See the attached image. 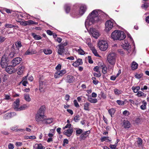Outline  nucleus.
Listing matches in <instances>:
<instances>
[{"label": "nucleus", "instance_id": "33", "mask_svg": "<svg viewBox=\"0 0 149 149\" xmlns=\"http://www.w3.org/2000/svg\"><path fill=\"white\" fill-rule=\"evenodd\" d=\"M43 52L46 55L51 54L52 53V50L48 49H44Z\"/></svg>", "mask_w": 149, "mask_h": 149}, {"label": "nucleus", "instance_id": "18", "mask_svg": "<svg viewBox=\"0 0 149 149\" xmlns=\"http://www.w3.org/2000/svg\"><path fill=\"white\" fill-rule=\"evenodd\" d=\"M83 62L81 59L78 58L75 62L72 63V65L75 67H77L82 64Z\"/></svg>", "mask_w": 149, "mask_h": 149}, {"label": "nucleus", "instance_id": "7", "mask_svg": "<svg viewBox=\"0 0 149 149\" xmlns=\"http://www.w3.org/2000/svg\"><path fill=\"white\" fill-rule=\"evenodd\" d=\"M87 8V7L86 5L82 4L80 7L78 13H74V11L72 12V14L76 16L77 15L81 16L84 13L86 10Z\"/></svg>", "mask_w": 149, "mask_h": 149}, {"label": "nucleus", "instance_id": "40", "mask_svg": "<svg viewBox=\"0 0 149 149\" xmlns=\"http://www.w3.org/2000/svg\"><path fill=\"white\" fill-rule=\"evenodd\" d=\"M91 50L95 56H99L97 51V50L95 48L93 47H92L91 49Z\"/></svg>", "mask_w": 149, "mask_h": 149}, {"label": "nucleus", "instance_id": "21", "mask_svg": "<svg viewBox=\"0 0 149 149\" xmlns=\"http://www.w3.org/2000/svg\"><path fill=\"white\" fill-rule=\"evenodd\" d=\"M90 131H88L82 133L80 136V138L82 139H84L90 133Z\"/></svg>", "mask_w": 149, "mask_h": 149}, {"label": "nucleus", "instance_id": "55", "mask_svg": "<svg viewBox=\"0 0 149 149\" xmlns=\"http://www.w3.org/2000/svg\"><path fill=\"white\" fill-rule=\"evenodd\" d=\"M82 130L81 129H79L76 130V134H79L82 133Z\"/></svg>", "mask_w": 149, "mask_h": 149}, {"label": "nucleus", "instance_id": "10", "mask_svg": "<svg viewBox=\"0 0 149 149\" xmlns=\"http://www.w3.org/2000/svg\"><path fill=\"white\" fill-rule=\"evenodd\" d=\"M113 20H107L105 23L106 30L108 32L111 30L113 26Z\"/></svg>", "mask_w": 149, "mask_h": 149}, {"label": "nucleus", "instance_id": "26", "mask_svg": "<svg viewBox=\"0 0 149 149\" xmlns=\"http://www.w3.org/2000/svg\"><path fill=\"white\" fill-rule=\"evenodd\" d=\"M64 9L66 13H69L70 10V5L69 4H66L64 6Z\"/></svg>", "mask_w": 149, "mask_h": 149}, {"label": "nucleus", "instance_id": "12", "mask_svg": "<svg viewBox=\"0 0 149 149\" xmlns=\"http://www.w3.org/2000/svg\"><path fill=\"white\" fill-rule=\"evenodd\" d=\"M22 61V58L20 57H16L13 59L11 62L12 66L15 67L19 64Z\"/></svg>", "mask_w": 149, "mask_h": 149}, {"label": "nucleus", "instance_id": "19", "mask_svg": "<svg viewBox=\"0 0 149 149\" xmlns=\"http://www.w3.org/2000/svg\"><path fill=\"white\" fill-rule=\"evenodd\" d=\"M13 67L11 65L8 66L5 68H6V70L7 72L10 74H11L14 72V70L13 69Z\"/></svg>", "mask_w": 149, "mask_h": 149}, {"label": "nucleus", "instance_id": "9", "mask_svg": "<svg viewBox=\"0 0 149 149\" xmlns=\"http://www.w3.org/2000/svg\"><path fill=\"white\" fill-rule=\"evenodd\" d=\"M90 32L91 35L96 39L100 35L98 31L95 29L91 28L90 29Z\"/></svg>", "mask_w": 149, "mask_h": 149}, {"label": "nucleus", "instance_id": "37", "mask_svg": "<svg viewBox=\"0 0 149 149\" xmlns=\"http://www.w3.org/2000/svg\"><path fill=\"white\" fill-rule=\"evenodd\" d=\"M108 112L111 116L112 117L113 115H114L115 113V109L114 108H111L109 110Z\"/></svg>", "mask_w": 149, "mask_h": 149}, {"label": "nucleus", "instance_id": "25", "mask_svg": "<svg viewBox=\"0 0 149 149\" xmlns=\"http://www.w3.org/2000/svg\"><path fill=\"white\" fill-rule=\"evenodd\" d=\"M75 50L80 55H84L85 54V52L80 47L79 48H75Z\"/></svg>", "mask_w": 149, "mask_h": 149}, {"label": "nucleus", "instance_id": "50", "mask_svg": "<svg viewBox=\"0 0 149 149\" xmlns=\"http://www.w3.org/2000/svg\"><path fill=\"white\" fill-rule=\"evenodd\" d=\"M98 73L96 72H94L93 73V75L95 77H100L101 76L100 72H97Z\"/></svg>", "mask_w": 149, "mask_h": 149}, {"label": "nucleus", "instance_id": "2", "mask_svg": "<svg viewBox=\"0 0 149 149\" xmlns=\"http://www.w3.org/2000/svg\"><path fill=\"white\" fill-rule=\"evenodd\" d=\"M45 109L44 106H41L36 114L35 119L38 123H43L45 117L44 115Z\"/></svg>", "mask_w": 149, "mask_h": 149}, {"label": "nucleus", "instance_id": "13", "mask_svg": "<svg viewBox=\"0 0 149 149\" xmlns=\"http://www.w3.org/2000/svg\"><path fill=\"white\" fill-rule=\"evenodd\" d=\"M16 113L14 112H10L6 113L4 115L3 118L5 119H8L15 116Z\"/></svg>", "mask_w": 149, "mask_h": 149}, {"label": "nucleus", "instance_id": "61", "mask_svg": "<svg viewBox=\"0 0 149 149\" xmlns=\"http://www.w3.org/2000/svg\"><path fill=\"white\" fill-rule=\"evenodd\" d=\"M1 132L2 134L5 135H7L9 134L8 132L4 130L1 131Z\"/></svg>", "mask_w": 149, "mask_h": 149}, {"label": "nucleus", "instance_id": "5", "mask_svg": "<svg viewBox=\"0 0 149 149\" xmlns=\"http://www.w3.org/2000/svg\"><path fill=\"white\" fill-rule=\"evenodd\" d=\"M9 59L8 58V56L6 54L3 56L2 57L1 62L0 65L2 68H5L8 65V62Z\"/></svg>", "mask_w": 149, "mask_h": 149}, {"label": "nucleus", "instance_id": "57", "mask_svg": "<svg viewBox=\"0 0 149 149\" xmlns=\"http://www.w3.org/2000/svg\"><path fill=\"white\" fill-rule=\"evenodd\" d=\"M102 72L104 74H105L107 73V68L106 67L104 66L102 68Z\"/></svg>", "mask_w": 149, "mask_h": 149}, {"label": "nucleus", "instance_id": "54", "mask_svg": "<svg viewBox=\"0 0 149 149\" xmlns=\"http://www.w3.org/2000/svg\"><path fill=\"white\" fill-rule=\"evenodd\" d=\"M143 76L142 74H137L135 75V77L138 79L141 78Z\"/></svg>", "mask_w": 149, "mask_h": 149}, {"label": "nucleus", "instance_id": "52", "mask_svg": "<svg viewBox=\"0 0 149 149\" xmlns=\"http://www.w3.org/2000/svg\"><path fill=\"white\" fill-rule=\"evenodd\" d=\"M146 103L145 102L143 104L141 105L140 106L141 109L142 110L145 109H146Z\"/></svg>", "mask_w": 149, "mask_h": 149}, {"label": "nucleus", "instance_id": "16", "mask_svg": "<svg viewBox=\"0 0 149 149\" xmlns=\"http://www.w3.org/2000/svg\"><path fill=\"white\" fill-rule=\"evenodd\" d=\"M122 126L125 129H129L131 126V124L129 121L124 120L123 121Z\"/></svg>", "mask_w": 149, "mask_h": 149}, {"label": "nucleus", "instance_id": "64", "mask_svg": "<svg viewBox=\"0 0 149 149\" xmlns=\"http://www.w3.org/2000/svg\"><path fill=\"white\" fill-rule=\"evenodd\" d=\"M8 148L9 149H13L14 148V145L12 143H10L8 145Z\"/></svg>", "mask_w": 149, "mask_h": 149}, {"label": "nucleus", "instance_id": "1", "mask_svg": "<svg viewBox=\"0 0 149 149\" xmlns=\"http://www.w3.org/2000/svg\"><path fill=\"white\" fill-rule=\"evenodd\" d=\"M104 13L100 10H95L93 11L88 16L85 22L86 29L88 30V27L96 22L101 21L102 19L101 16L104 15Z\"/></svg>", "mask_w": 149, "mask_h": 149}, {"label": "nucleus", "instance_id": "47", "mask_svg": "<svg viewBox=\"0 0 149 149\" xmlns=\"http://www.w3.org/2000/svg\"><path fill=\"white\" fill-rule=\"evenodd\" d=\"M116 102L118 104L120 105H123L125 104L124 102L121 100H117Z\"/></svg>", "mask_w": 149, "mask_h": 149}, {"label": "nucleus", "instance_id": "51", "mask_svg": "<svg viewBox=\"0 0 149 149\" xmlns=\"http://www.w3.org/2000/svg\"><path fill=\"white\" fill-rule=\"evenodd\" d=\"M5 26L8 28H12L14 27L15 26L10 24H5Z\"/></svg>", "mask_w": 149, "mask_h": 149}, {"label": "nucleus", "instance_id": "62", "mask_svg": "<svg viewBox=\"0 0 149 149\" xmlns=\"http://www.w3.org/2000/svg\"><path fill=\"white\" fill-rule=\"evenodd\" d=\"M117 146L116 144H115L114 145L111 144L110 145L109 147L112 149H115Z\"/></svg>", "mask_w": 149, "mask_h": 149}, {"label": "nucleus", "instance_id": "28", "mask_svg": "<svg viewBox=\"0 0 149 149\" xmlns=\"http://www.w3.org/2000/svg\"><path fill=\"white\" fill-rule=\"evenodd\" d=\"M31 36L36 40H38L41 39L42 38L40 35H36L34 33H31Z\"/></svg>", "mask_w": 149, "mask_h": 149}, {"label": "nucleus", "instance_id": "20", "mask_svg": "<svg viewBox=\"0 0 149 149\" xmlns=\"http://www.w3.org/2000/svg\"><path fill=\"white\" fill-rule=\"evenodd\" d=\"M58 53L59 55H61L64 51V46L61 44H59L58 45Z\"/></svg>", "mask_w": 149, "mask_h": 149}, {"label": "nucleus", "instance_id": "41", "mask_svg": "<svg viewBox=\"0 0 149 149\" xmlns=\"http://www.w3.org/2000/svg\"><path fill=\"white\" fill-rule=\"evenodd\" d=\"M28 25H30L31 24H37L38 23L35 22L32 20H29L27 21Z\"/></svg>", "mask_w": 149, "mask_h": 149}, {"label": "nucleus", "instance_id": "14", "mask_svg": "<svg viewBox=\"0 0 149 149\" xmlns=\"http://www.w3.org/2000/svg\"><path fill=\"white\" fill-rule=\"evenodd\" d=\"M73 130L72 128L65 130L64 132V134L68 137L70 136L72 134Z\"/></svg>", "mask_w": 149, "mask_h": 149}, {"label": "nucleus", "instance_id": "38", "mask_svg": "<svg viewBox=\"0 0 149 149\" xmlns=\"http://www.w3.org/2000/svg\"><path fill=\"white\" fill-rule=\"evenodd\" d=\"M140 89V87L139 86H137L136 87L133 86L132 89L134 93H136Z\"/></svg>", "mask_w": 149, "mask_h": 149}, {"label": "nucleus", "instance_id": "30", "mask_svg": "<svg viewBox=\"0 0 149 149\" xmlns=\"http://www.w3.org/2000/svg\"><path fill=\"white\" fill-rule=\"evenodd\" d=\"M1 78L2 79L3 81L4 82L7 80L8 78V76L6 74H1Z\"/></svg>", "mask_w": 149, "mask_h": 149}, {"label": "nucleus", "instance_id": "36", "mask_svg": "<svg viewBox=\"0 0 149 149\" xmlns=\"http://www.w3.org/2000/svg\"><path fill=\"white\" fill-rule=\"evenodd\" d=\"M101 142H103L104 141L108 142V141H110L111 140L109 139V137L104 136L102 137L100 139Z\"/></svg>", "mask_w": 149, "mask_h": 149}, {"label": "nucleus", "instance_id": "3", "mask_svg": "<svg viewBox=\"0 0 149 149\" xmlns=\"http://www.w3.org/2000/svg\"><path fill=\"white\" fill-rule=\"evenodd\" d=\"M111 37L114 40H121L125 38L126 36L123 31L116 30L112 33Z\"/></svg>", "mask_w": 149, "mask_h": 149}, {"label": "nucleus", "instance_id": "6", "mask_svg": "<svg viewBox=\"0 0 149 149\" xmlns=\"http://www.w3.org/2000/svg\"><path fill=\"white\" fill-rule=\"evenodd\" d=\"M98 46L100 49L102 51H105L108 47L107 42L104 40H101L99 42Z\"/></svg>", "mask_w": 149, "mask_h": 149}, {"label": "nucleus", "instance_id": "11", "mask_svg": "<svg viewBox=\"0 0 149 149\" xmlns=\"http://www.w3.org/2000/svg\"><path fill=\"white\" fill-rule=\"evenodd\" d=\"M66 73V70L64 69L61 70L56 71L54 74V77L55 78H58L62 76Z\"/></svg>", "mask_w": 149, "mask_h": 149}, {"label": "nucleus", "instance_id": "4", "mask_svg": "<svg viewBox=\"0 0 149 149\" xmlns=\"http://www.w3.org/2000/svg\"><path fill=\"white\" fill-rule=\"evenodd\" d=\"M108 62L111 65H114L116 61V54L115 53H111L109 54L107 57Z\"/></svg>", "mask_w": 149, "mask_h": 149}, {"label": "nucleus", "instance_id": "49", "mask_svg": "<svg viewBox=\"0 0 149 149\" xmlns=\"http://www.w3.org/2000/svg\"><path fill=\"white\" fill-rule=\"evenodd\" d=\"M15 53L14 52H12L8 55V59H9L10 58H12L13 57L15 56Z\"/></svg>", "mask_w": 149, "mask_h": 149}, {"label": "nucleus", "instance_id": "48", "mask_svg": "<svg viewBox=\"0 0 149 149\" xmlns=\"http://www.w3.org/2000/svg\"><path fill=\"white\" fill-rule=\"evenodd\" d=\"M26 106L25 105H24L22 106L19 108H18V109H17V111H19L22 110H24L25 109Z\"/></svg>", "mask_w": 149, "mask_h": 149}, {"label": "nucleus", "instance_id": "15", "mask_svg": "<svg viewBox=\"0 0 149 149\" xmlns=\"http://www.w3.org/2000/svg\"><path fill=\"white\" fill-rule=\"evenodd\" d=\"M86 95L88 97L87 100L90 102L95 103L97 102V99L93 98L92 97L88 94H86Z\"/></svg>", "mask_w": 149, "mask_h": 149}, {"label": "nucleus", "instance_id": "32", "mask_svg": "<svg viewBox=\"0 0 149 149\" xmlns=\"http://www.w3.org/2000/svg\"><path fill=\"white\" fill-rule=\"evenodd\" d=\"M138 64L136 62H133L132 64V68L133 70L136 69L138 67Z\"/></svg>", "mask_w": 149, "mask_h": 149}, {"label": "nucleus", "instance_id": "44", "mask_svg": "<svg viewBox=\"0 0 149 149\" xmlns=\"http://www.w3.org/2000/svg\"><path fill=\"white\" fill-rule=\"evenodd\" d=\"M18 127L17 125H14L10 127V130L12 131H17Z\"/></svg>", "mask_w": 149, "mask_h": 149}, {"label": "nucleus", "instance_id": "53", "mask_svg": "<svg viewBox=\"0 0 149 149\" xmlns=\"http://www.w3.org/2000/svg\"><path fill=\"white\" fill-rule=\"evenodd\" d=\"M73 102L74 103V105L76 107L78 108L79 107V105L76 100H74Z\"/></svg>", "mask_w": 149, "mask_h": 149}, {"label": "nucleus", "instance_id": "63", "mask_svg": "<svg viewBox=\"0 0 149 149\" xmlns=\"http://www.w3.org/2000/svg\"><path fill=\"white\" fill-rule=\"evenodd\" d=\"M123 114L125 116H128L130 115V113L127 110H125L123 113Z\"/></svg>", "mask_w": 149, "mask_h": 149}, {"label": "nucleus", "instance_id": "17", "mask_svg": "<svg viewBox=\"0 0 149 149\" xmlns=\"http://www.w3.org/2000/svg\"><path fill=\"white\" fill-rule=\"evenodd\" d=\"M74 77L72 75H68L65 78V81L66 82L69 83H72L74 80Z\"/></svg>", "mask_w": 149, "mask_h": 149}, {"label": "nucleus", "instance_id": "34", "mask_svg": "<svg viewBox=\"0 0 149 149\" xmlns=\"http://www.w3.org/2000/svg\"><path fill=\"white\" fill-rule=\"evenodd\" d=\"M114 92L115 95H119L123 93V91L121 90L116 88L114 90Z\"/></svg>", "mask_w": 149, "mask_h": 149}, {"label": "nucleus", "instance_id": "59", "mask_svg": "<svg viewBox=\"0 0 149 149\" xmlns=\"http://www.w3.org/2000/svg\"><path fill=\"white\" fill-rule=\"evenodd\" d=\"M101 96L102 98L104 99H105L107 97L106 95L103 92H101Z\"/></svg>", "mask_w": 149, "mask_h": 149}, {"label": "nucleus", "instance_id": "22", "mask_svg": "<svg viewBox=\"0 0 149 149\" xmlns=\"http://www.w3.org/2000/svg\"><path fill=\"white\" fill-rule=\"evenodd\" d=\"M39 90L41 92H44V89L45 87V84L44 82L40 81V82Z\"/></svg>", "mask_w": 149, "mask_h": 149}, {"label": "nucleus", "instance_id": "43", "mask_svg": "<svg viewBox=\"0 0 149 149\" xmlns=\"http://www.w3.org/2000/svg\"><path fill=\"white\" fill-rule=\"evenodd\" d=\"M80 116L79 115H77L74 117L73 119L74 121L75 122H78L80 120Z\"/></svg>", "mask_w": 149, "mask_h": 149}, {"label": "nucleus", "instance_id": "39", "mask_svg": "<svg viewBox=\"0 0 149 149\" xmlns=\"http://www.w3.org/2000/svg\"><path fill=\"white\" fill-rule=\"evenodd\" d=\"M143 4L142 5L141 7L143 9H146L149 5V3L145 2H143Z\"/></svg>", "mask_w": 149, "mask_h": 149}, {"label": "nucleus", "instance_id": "31", "mask_svg": "<svg viewBox=\"0 0 149 149\" xmlns=\"http://www.w3.org/2000/svg\"><path fill=\"white\" fill-rule=\"evenodd\" d=\"M52 121L53 119L51 118L46 119L45 118L43 123L50 124L52 123Z\"/></svg>", "mask_w": 149, "mask_h": 149}, {"label": "nucleus", "instance_id": "56", "mask_svg": "<svg viewBox=\"0 0 149 149\" xmlns=\"http://www.w3.org/2000/svg\"><path fill=\"white\" fill-rule=\"evenodd\" d=\"M6 39V38L4 36H0V42H3Z\"/></svg>", "mask_w": 149, "mask_h": 149}, {"label": "nucleus", "instance_id": "27", "mask_svg": "<svg viewBox=\"0 0 149 149\" xmlns=\"http://www.w3.org/2000/svg\"><path fill=\"white\" fill-rule=\"evenodd\" d=\"M24 67L22 65L20 66L18 69L17 74L19 75L22 74L24 70Z\"/></svg>", "mask_w": 149, "mask_h": 149}, {"label": "nucleus", "instance_id": "46", "mask_svg": "<svg viewBox=\"0 0 149 149\" xmlns=\"http://www.w3.org/2000/svg\"><path fill=\"white\" fill-rule=\"evenodd\" d=\"M20 24L23 26H26L28 25L27 21H18Z\"/></svg>", "mask_w": 149, "mask_h": 149}, {"label": "nucleus", "instance_id": "45", "mask_svg": "<svg viewBox=\"0 0 149 149\" xmlns=\"http://www.w3.org/2000/svg\"><path fill=\"white\" fill-rule=\"evenodd\" d=\"M136 95L139 97H142L144 96L145 94L142 91H138Z\"/></svg>", "mask_w": 149, "mask_h": 149}, {"label": "nucleus", "instance_id": "35", "mask_svg": "<svg viewBox=\"0 0 149 149\" xmlns=\"http://www.w3.org/2000/svg\"><path fill=\"white\" fill-rule=\"evenodd\" d=\"M24 98L25 100L28 102H29L31 100L29 95L28 94H26L24 95Z\"/></svg>", "mask_w": 149, "mask_h": 149}, {"label": "nucleus", "instance_id": "8", "mask_svg": "<svg viewBox=\"0 0 149 149\" xmlns=\"http://www.w3.org/2000/svg\"><path fill=\"white\" fill-rule=\"evenodd\" d=\"M121 45L123 49L128 52L127 54L130 53L131 50V46L127 40H125L121 43Z\"/></svg>", "mask_w": 149, "mask_h": 149}, {"label": "nucleus", "instance_id": "60", "mask_svg": "<svg viewBox=\"0 0 149 149\" xmlns=\"http://www.w3.org/2000/svg\"><path fill=\"white\" fill-rule=\"evenodd\" d=\"M68 143V141L67 139H65L63 141V146H64L66 144H67Z\"/></svg>", "mask_w": 149, "mask_h": 149}, {"label": "nucleus", "instance_id": "42", "mask_svg": "<svg viewBox=\"0 0 149 149\" xmlns=\"http://www.w3.org/2000/svg\"><path fill=\"white\" fill-rule=\"evenodd\" d=\"M15 45L16 47L18 49L22 46L21 42L20 41H18L16 42Z\"/></svg>", "mask_w": 149, "mask_h": 149}, {"label": "nucleus", "instance_id": "24", "mask_svg": "<svg viewBox=\"0 0 149 149\" xmlns=\"http://www.w3.org/2000/svg\"><path fill=\"white\" fill-rule=\"evenodd\" d=\"M34 149H45V148L43 146L42 144L36 143L33 146Z\"/></svg>", "mask_w": 149, "mask_h": 149}, {"label": "nucleus", "instance_id": "23", "mask_svg": "<svg viewBox=\"0 0 149 149\" xmlns=\"http://www.w3.org/2000/svg\"><path fill=\"white\" fill-rule=\"evenodd\" d=\"M19 99H17L13 103V107L15 110L17 111L19 105Z\"/></svg>", "mask_w": 149, "mask_h": 149}, {"label": "nucleus", "instance_id": "58", "mask_svg": "<svg viewBox=\"0 0 149 149\" xmlns=\"http://www.w3.org/2000/svg\"><path fill=\"white\" fill-rule=\"evenodd\" d=\"M71 124H67L63 128V129L68 128L69 129H71Z\"/></svg>", "mask_w": 149, "mask_h": 149}, {"label": "nucleus", "instance_id": "29", "mask_svg": "<svg viewBox=\"0 0 149 149\" xmlns=\"http://www.w3.org/2000/svg\"><path fill=\"white\" fill-rule=\"evenodd\" d=\"M90 104L88 102H86L85 103L84 105V109L86 111H89L90 109L89 107Z\"/></svg>", "mask_w": 149, "mask_h": 149}]
</instances>
